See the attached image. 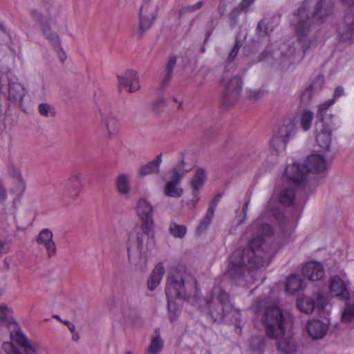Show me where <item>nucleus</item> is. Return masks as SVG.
Here are the masks:
<instances>
[{
  "mask_svg": "<svg viewBox=\"0 0 354 354\" xmlns=\"http://www.w3.org/2000/svg\"><path fill=\"white\" fill-rule=\"evenodd\" d=\"M270 216L276 219L284 235L292 232L296 226L295 218L286 216L277 207L269 202L265 212L250 225L254 234L248 246L236 250L230 255L226 271L230 278L241 279L246 270H257L269 264L274 251L266 250V239L273 235L274 229L270 225L262 223V220Z\"/></svg>",
  "mask_w": 354,
  "mask_h": 354,
  "instance_id": "nucleus-1",
  "label": "nucleus"
},
{
  "mask_svg": "<svg viewBox=\"0 0 354 354\" xmlns=\"http://www.w3.org/2000/svg\"><path fill=\"white\" fill-rule=\"evenodd\" d=\"M333 9V3L331 0H306L297 9V19L295 28L299 37V41L301 44V50H297L295 48L290 47L284 53L290 62L301 60L306 50L311 46H315V44L311 41L309 46H306V38L310 32L311 25L314 21H321L329 15Z\"/></svg>",
  "mask_w": 354,
  "mask_h": 354,
  "instance_id": "nucleus-2",
  "label": "nucleus"
},
{
  "mask_svg": "<svg viewBox=\"0 0 354 354\" xmlns=\"http://www.w3.org/2000/svg\"><path fill=\"white\" fill-rule=\"evenodd\" d=\"M196 284L197 281L188 272L173 268L167 277L165 287L166 296L178 297V299L189 301Z\"/></svg>",
  "mask_w": 354,
  "mask_h": 354,
  "instance_id": "nucleus-3",
  "label": "nucleus"
},
{
  "mask_svg": "<svg viewBox=\"0 0 354 354\" xmlns=\"http://www.w3.org/2000/svg\"><path fill=\"white\" fill-rule=\"evenodd\" d=\"M285 174L287 181L282 185L278 194L279 202L284 206L294 204L296 189L305 185V171L293 163L286 167Z\"/></svg>",
  "mask_w": 354,
  "mask_h": 354,
  "instance_id": "nucleus-4",
  "label": "nucleus"
},
{
  "mask_svg": "<svg viewBox=\"0 0 354 354\" xmlns=\"http://www.w3.org/2000/svg\"><path fill=\"white\" fill-rule=\"evenodd\" d=\"M25 94L24 86L10 71L0 73V113L10 103L21 102Z\"/></svg>",
  "mask_w": 354,
  "mask_h": 354,
  "instance_id": "nucleus-5",
  "label": "nucleus"
},
{
  "mask_svg": "<svg viewBox=\"0 0 354 354\" xmlns=\"http://www.w3.org/2000/svg\"><path fill=\"white\" fill-rule=\"evenodd\" d=\"M261 322L266 336L270 339H276L286 333L288 320L280 308L269 306L265 310Z\"/></svg>",
  "mask_w": 354,
  "mask_h": 354,
  "instance_id": "nucleus-6",
  "label": "nucleus"
},
{
  "mask_svg": "<svg viewBox=\"0 0 354 354\" xmlns=\"http://www.w3.org/2000/svg\"><path fill=\"white\" fill-rule=\"evenodd\" d=\"M209 315L214 322H221L232 311L233 307L228 294L220 288H214L213 295L206 299Z\"/></svg>",
  "mask_w": 354,
  "mask_h": 354,
  "instance_id": "nucleus-7",
  "label": "nucleus"
},
{
  "mask_svg": "<svg viewBox=\"0 0 354 354\" xmlns=\"http://www.w3.org/2000/svg\"><path fill=\"white\" fill-rule=\"evenodd\" d=\"M147 239V249H153L156 246V241L153 235L146 234L143 233H139L135 232V241L136 243V247L133 248L128 246V257L129 262L140 268H142L146 262V254L147 251L144 250L142 246V241L143 239Z\"/></svg>",
  "mask_w": 354,
  "mask_h": 354,
  "instance_id": "nucleus-8",
  "label": "nucleus"
},
{
  "mask_svg": "<svg viewBox=\"0 0 354 354\" xmlns=\"http://www.w3.org/2000/svg\"><path fill=\"white\" fill-rule=\"evenodd\" d=\"M136 212L141 223L135 232L154 236V209L151 203L147 198H140L137 202Z\"/></svg>",
  "mask_w": 354,
  "mask_h": 354,
  "instance_id": "nucleus-9",
  "label": "nucleus"
},
{
  "mask_svg": "<svg viewBox=\"0 0 354 354\" xmlns=\"http://www.w3.org/2000/svg\"><path fill=\"white\" fill-rule=\"evenodd\" d=\"M158 15V8L156 6L144 3L140 10L139 25L133 31V36L137 39H141L145 32L150 29L156 20Z\"/></svg>",
  "mask_w": 354,
  "mask_h": 354,
  "instance_id": "nucleus-10",
  "label": "nucleus"
},
{
  "mask_svg": "<svg viewBox=\"0 0 354 354\" xmlns=\"http://www.w3.org/2000/svg\"><path fill=\"white\" fill-rule=\"evenodd\" d=\"M185 165L183 158L181 162L172 169V176L165 186L164 194L165 196L171 198H179L182 196L183 189L178 185L183 176L190 169L184 168Z\"/></svg>",
  "mask_w": 354,
  "mask_h": 354,
  "instance_id": "nucleus-11",
  "label": "nucleus"
},
{
  "mask_svg": "<svg viewBox=\"0 0 354 354\" xmlns=\"http://www.w3.org/2000/svg\"><path fill=\"white\" fill-rule=\"evenodd\" d=\"M295 131L296 124L293 120L284 121L270 141L272 147L277 153L284 151L289 138L295 135Z\"/></svg>",
  "mask_w": 354,
  "mask_h": 354,
  "instance_id": "nucleus-12",
  "label": "nucleus"
},
{
  "mask_svg": "<svg viewBox=\"0 0 354 354\" xmlns=\"http://www.w3.org/2000/svg\"><path fill=\"white\" fill-rule=\"evenodd\" d=\"M10 331V339L24 349L26 354H35L37 344L31 343L22 333L18 323L12 318L4 326Z\"/></svg>",
  "mask_w": 354,
  "mask_h": 354,
  "instance_id": "nucleus-13",
  "label": "nucleus"
},
{
  "mask_svg": "<svg viewBox=\"0 0 354 354\" xmlns=\"http://www.w3.org/2000/svg\"><path fill=\"white\" fill-rule=\"evenodd\" d=\"M242 85V79L239 75L232 77L227 82L222 97V102L225 106H230L240 99Z\"/></svg>",
  "mask_w": 354,
  "mask_h": 354,
  "instance_id": "nucleus-14",
  "label": "nucleus"
},
{
  "mask_svg": "<svg viewBox=\"0 0 354 354\" xmlns=\"http://www.w3.org/2000/svg\"><path fill=\"white\" fill-rule=\"evenodd\" d=\"M326 304V297L320 292H315L312 297L301 298L297 306L303 313L310 314L314 310H322Z\"/></svg>",
  "mask_w": 354,
  "mask_h": 354,
  "instance_id": "nucleus-15",
  "label": "nucleus"
},
{
  "mask_svg": "<svg viewBox=\"0 0 354 354\" xmlns=\"http://www.w3.org/2000/svg\"><path fill=\"white\" fill-rule=\"evenodd\" d=\"M57 8L53 5L46 3L41 5L38 9L30 10L32 18L39 24L41 30L50 25V21L57 15Z\"/></svg>",
  "mask_w": 354,
  "mask_h": 354,
  "instance_id": "nucleus-16",
  "label": "nucleus"
},
{
  "mask_svg": "<svg viewBox=\"0 0 354 354\" xmlns=\"http://www.w3.org/2000/svg\"><path fill=\"white\" fill-rule=\"evenodd\" d=\"M341 1L349 7L344 19V25L346 30L341 28L339 30L342 40L343 41H348L354 35V0H341Z\"/></svg>",
  "mask_w": 354,
  "mask_h": 354,
  "instance_id": "nucleus-17",
  "label": "nucleus"
},
{
  "mask_svg": "<svg viewBox=\"0 0 354 354\" xmlns=\"http://www.w3.org/2000/svg\"><path fill=\"white\" fill-rule=\"evenodd\" d=\"M299 165V164H297ZM305 171V182L308 172L319 174L327 168V162L325 158L319 154H312L309 156L305 165H299Z\"/></svg>",
  "mask_w": 354,
  "mask_h": 354,
  "instance_id": "nucleus-18",
  "label": "nucleus"
},
{
  "mask_svg": "<svg viewBox=\"0 0 354 354\" xmlns=\"http://www.w3.org/2000/svg\"><path fill=\"white\" fill-rule=\"evenodd\" d=\"M118 80L120 93L123 90H126L129 93H133L140 88L139 78L134 71H127L123 75L118 76Z\"/></svg>",
  "mask_w": 354,
  "mask_h": 354,
  "instance_id": "nucleus-19",
  "label": "nucleus"
},
{
  "mask_svg": "<svg viewBox=\"0 0 354 354\" xmlns=\"http://www.w3.org/2000/svg\"><path fill=\"white\" fill-rule=\"evenodd\" d=\"M316 142L324 150L329 151L331 142L332 129L330 124L326 122L316 124Z\"/></svg>",
  "mask_w": 354,
  "mask_h": 354,
  "instance_id": "nucleus-20",
  "label": "nucleus"
},
{
  "mask_svg": "<svg viewBox=\"0 0 354 354\" xmlns=\"http://www.w3.org/2000/svg\"><path fill=\"white\" fill-rule=\"evenodd\" d=\"M82 187V174L80 173H74L64 182V191L70 198L75 199Z\"/></svg>",
  "mask_w": 354,
  "mask_h": 354,
  "instance_id": "nucleus-21",
  "label": "nucleus"
},
{
  "mask_svg": "<svg viewBox=\"0 0 354 354\" xmlns=\"http://www.w3.org/2000/svg\"><path fill=\"white\" fill-rule=\"evenodd\" d=\"M207 179L205 171L203 169H198L190 180V185L193 189V197L195 201L193 203H189L191 208H194L199 201L198 190L203 186Z\"/></svg>",
  "mask_w": 354,
  "mask_h": 354,
  "instance_id": "nucleus-22",
  "label": "nucleus"
},
{
  "mask_svg": "<svg viewBox=\"0 0 354 354\" xmlns=\"http://www.w3.org/2000/svg\"><path fill=\"white\" fill-rule=\"evenodd\" d=\"M53 239V232L47 228L43 229L35 239L37 243L44 245L49 257L56 253V245Z\"/></svg>",
  "mask_w": 354,
  "mask_h": 354,
  "instance_id": "nucleus-23",
  "label": "nucleus"
},
{
  "mask_svg": "<svg viewBox=\"0 0 354 354\" xmlns=\"http://www.w3.org/2000/svg\"><path fill=\"white\" fill-rule=\"evenodd\" d=\"M276 340L277 350L283 354H295L298 348V345L295 339L291 335H286V333Z\"/></svg>",
  "mask_w": 354,
  "mask_h": 354,
  "instance_id": "nucleus-24",
  "label": "nucleus"
},
{
  "mask_svg": "<svg viewBox=\"0 0 354 354\" xmlns=\"http://www.w3.org/2000/svg\"><path fill=\"white\" fill-rule=\"evenodd\" d=\"M302 274L310 281H318L324 277V269L321 263L310 261L304 266Z\"/></svg>",
  "mask_w": 354,
  "mask_h": 354,
  "instance_id": "nucleus-25",
  "label": "nucleus"
},
{
  "mask_svg": "<svg viewBox=\"0 0 354 354\" xmlns=\"http://www.w3.org/2000/svg\"><path fill=\"white\" fill-rule=\"evenodd\" d=\"M330 293L333 297L340 299H348L349 292L344 281L339 277H333L330 279Z\"/></svg>",
  "mask_w": 354,
  "mask_h": 354,
  "instance_id": "nucleus-26",
  "label": "nucleus"
},
{
  "mask_svg": "<svg viewBox=\"0 0 354 354\" xmlns=\"http://www.w3.org/2000/svg\"><path fill=\"white\" fill-rule=\"evenodd\" d=\"M308 335L313 339L323 338L328 329V325L319 319H312L306 324Z\"/></svg>",
  "mask_w": 354,
  "mask_h": 354,
  "instance_id": "nucleus-27",
  "label": "nucleus"
},
{
  "mask_svg": "<svg viewBox=\"0 0 354 354\" xmlns=\"http://www.w3.org/2000/svg\"><path fill=\"white\" fill-rule=\"evenodd\" d=\"M103 124L105 132L109 138L115 137L120 129L119 120L112 113L103 115Z\"/></svg>",
  "mask_w": 354,
  "mask_h": 354,
  "instance_id": "nucleus-28",
  "label": "nucleus"
},
{
  "mask_svg": "<svg viewBox=\"0 0 354 354\" xmlns=\"http://www.w3.org/2000/svg\"><path fill=\"white\" fill-rule=\"evenodd\" d=\"M165 274V268L162 263H158L152 270L148 281L147 288L149 290H154L160 284Z\"/></svg>",
  "mask_w": 354,
  "mask_h": 354,
  "instance_id": "nucleus-29",
  "label": "nucleus"
},
{
  "mask_svg": "<svg viewBox=\"0 0 354 354\" xmlns=\"http://www.w3.org/2000/svg\"><path fill=\"white\" fill-rule=\"evenodd\" d=\"M162 162V154H158L153 160L142 165L139 169V174L145 176L149 174H156L159 171L160 165Z\"/></svg>",
  "mask_w": 354,
  "mask_h": 354,
  "instance_id": "nucleus-30",
  "label": "nucleus"
},
{
  "mask_svg": "<svg viewBox=\"0 0 354 354\" xmlns=\"http://www.w3.org/2000/svg\"><path fill=\"white\" fill-rule=\"evenodd\" d=\"M153 333L154 336L151 338L147 351L149 354H159L163 348L164 342L160 337L159 328H156Z\"/></svg>",
  "mask_w": 354,
  "mask_h": 354,
  "instance_id": "nucleus-31",
  "label": "nucleus"
},
{
  "mask_svg": "<svg viewBox=\"0 0 354 354\" xmlns=\"http://www.w3.org/2000/svg\"><path fill=\"white\" fill-rule=\"evenodd\" d=\"M266 340L260 336L251 337L248 340L250 349L254 353L263 354L265 351Z\"/></svg>",
  "mask_w": 354,
  "mask_h": 354,
  "instance_id": "nucleus-32",
  "label": "nucleus"
},
{
  "mask_svg": "<svg viewBox=\"0 0 354 354\" xmlns=\"http://www.w3.org/2000/svg\"><path fill=\"white\" fill-rule=\"evenodd\" d=\"M117 191L122 195H127L130 192L129 176L126 174L118 175L115 179Z\"/></svg>",
  "mask_w": 354,
  "mask_h": 354,
  "instance_id": "nucleus-33",
  "label": "nucleus"
},
{
  "mask_svg": "<svg viewBox=\"0 0 354 354\" xmlns=\"http://www.w3.org/2000/svg\"><path fill=\"white\" fill-rule=\"evenodd\" d=\"M10 172L16 180L17 186L15 189L16 194L18 196L22 195L26 189V183L25 180L23 178L21 172L15 167H11L10 168Z\"/></svg>",
  "mask_w": 354,
  "mask_h": 354,
  "instance_id": "nucleus-34",
  "label": "nucleus"
},
{
  "mask_svg": "<svg viewBox=\"0 0 354 354\" xmlns=\"http://www.w3.org/2000/svg\"><path fill=\"white\" fill-rule=\"evenodd\" d=\"M342 322L344 324L354 323V301L348 300L342 312Z\"/></svg>",
  "mask_w": 354,
  "mask_h": 354,
  "instance_id": "nucleus-35",
  "label": "nucleus"
},
{
  "mask_svg": "<svg viewBox=\"0 0 354 354\" xmlns=\"http://www.w3.org/2000/svg\"><path fill=\"white\" fill-rule=\"evenodd\" d=\"M302 281L297 274H292L287 278L286 283V290L290 294H294L301 288Z\"/></svg>",
  "mask_w": 354,
  "mask_h": 354,
  "instance_id": "nucleus-36",
  "label": "nucleus"
},
{
  "mask_svg": "<svg viewBox=\"0 0 354 354\" xmlns=\"http://www.w3.org/2000/svg\"><path fill=\"white\" fill-rule=\"evenodd\" d=\"M274 26L272 25V19L265 17L259 21L257 26V34L259 37H264L272 31Z\"/></svg>",
  "mask_w": 354,
  "mask_h": 354,
  "instance_id": "nucleus-37",
  "label": "nucleus"
},
{
  "mask_svg": "<svg viewBox=\"0 0 354 354\" xmlns=\"http://www.w3.org/2000/svg\"><path fill=\"white\" fill-rule=\"evenodd\" d=\"M177 58L176 56H172L169 58L165 68V75L162 80V82L160 84L161 89H164L170 82L174 68L176 64Z\"/></svg>",
  "mask_w": 354,
  "mask_h": 354,
  "instance_id": "nucleus-38",
  "label": "nucleus"
},
{
  "mask_svg": "<svg viewBox=\"0 0 354 354\" xmlns=\"http://www.w3.org/2000/svg\"><path fill=\"white\" fill-rule=\"evenodd\" d=\"M319 82L320 86L323 84V79L319 78L316 82H313L309 85L301 94L300 100L303 105H307L311 100L313 95V92L315 88V85Z\"/></svg>",
  "mask_w": 354,
  "mask_h": 354,
  "instance_id": "nucleus-39",
  "label": "nucleus"
},
{
  "mask_svg": "<svg viewBox=\"0 0 354 354\" xmlns=\"http://www.w3.org/2000/svg\"><path fill=\"white\" fill-rule=\"evenodd\" d=\"M41 30L46 38L49 41L54 48L59 47V46L61 45L60 39L58 35L56 32L51 31L50 25L46 28H43Z\"/></svg>",
  "mask_w": 354,
  "mask_h": 354,
  "instance_id": "nucleus-40",
  "label": "nucleus"
},
{
  "mask_svg": "<svg viewBox=\"0 0 354 354\" xmlns=\"http://www.w3.org/2000/svg\"><path fill=\"white\" fill-rule=\"evenodd\" d=\"M167 298V308L169 313V319L171 322H174L180 314V309L176 304L175 299L178 297H170Z\"/></svg>",
  "mask_w": 354,
  "mask_h": 354,
  "instance_id": "nucleus-41",
  "label": "nucleus"
},
{
  "mask_svg": "<svg viewBox=\"0 0 354 354\" xmlns=\"http://www.w3.org/2000/svg\"><path fill=\"white\" fill-rule=\"evenodd\" d=\"M214 213L211 211H207L205 216L200 222L198 226L196 229V232L198 234H202L211 224L212 218L214 217Z\"/></svg>",
  "mask_w": 354,
  "mask_h": 354,
  "instance_id": "nucleus-42",
  "label": "nucleus"
},
{
  "mask_svg": "<svg viewBox=\"0 0 354 354\" xmlns=\"http://www.w3.org/2000/svg\"><path fill=\"white\" fill-rule=\"evenodd\" d=\"M313 119V113L309 110L304 111L301 116V126L304 131L310 129Z\"/></svg>",
  "mask_w": 354,
  "mask_h": 354,
  "instance_id": "nucleus-43",
  "label": "nucleus"
},
{
  "mask_svg": "<svg viewBox=\"0 0 354 354\" xmlns=\"http://www.w3.org/2000/svg\"><path fill=\"white\" fill-rule=\"evenodd\" d=\"M242 12H246L238 5L228 15L230 26L233 28L238 24V19Z\"/></svg>",
  "mask_w": 354,
  "mask_h": 354,
  "instance_id": "nucleus-44",
  "label": "nucleus"
},
{
  "mask_svg": "<svg viewBox=\"0 0 354 354\" xmlns=\"http://www.w3.org/2000/svg\"><path fill=\"white\" fill-rule=\"evenodd\" d=\"M169 230L174 236L179 239L184 237L187 232V228L185 225H178L176 223H171Z\"/></svg>",
  "mask_w": 354,
  "mask_h": 354,
  "instance_id": "nucleus-45",
  "label": "nucleus"
},
{
  "mask_svg": "<svg viewBox=\"0 0 354 354\" xmlns=\"http://www.w3.org/2000/svg\"><path fill=\"white\" fill-rule=\"evenodd\" d=\"M38 111L45 118L54 117L56 115L55 108L48 103H41L38 106Z\"/></svg>",
  "mask_w": 354,
  "mask_h": 354,
  "instance_id": "nucleus-46",
  "label": "nucleus"
},
{
  "mask_svg": "<svg viewBox=\"0 0 354 354\" xmlns=\"http://www.w3.org/2000/svg\"><path fill=\"white\" fill-rule=\"evenodd\" d=\"M12 319L8 315V308L6 305H0V328H3L6 324Z\"/></svg>",
  "mask_w": 354,
  "mask_h": 354,
  "instance_id": "nucleus-47",
  "label": "nucleus"
},
{
  "mask_svg": "<svg viewBox=\"0 0 354 354\" xmlns=\"http://www.w3.org/2000/svg\"><path fill=\"white\" fill-rule=\"evenodd\" d=\"M167 105V100L164 97H160L152 102L151 109L153 111L156 113H160V111H162V109L165 107Z\"/></svg>",
  "mask_w": 354,
  "mask_h": 354,
  "instance_id": "nucleus-48",
  "label": "nucleus"
},
{
  "mask_svg": "<svg viewBox=\"0 0 354 354\" xmlns=\"http://www.w3.org/2000/svg\"><path fill=\"white\" fill-rule=\"evenodd\" d=\"M121 313L125 319H132L136 316V310L133 307L124 305L121 307Z\"/></svg>",
  "mask_w": 354,
  "mask_h": 354,
  "instance_id": "nucleus-49",
  "label": "nucleus"
},
{
  "mask_svg": "<svg viewBox=\"0 0 354 354\" xmlns=\"http://www.w3.org/2000/svg\"><path fill=\"white\" fill-rule=\"evenodd\" d=\"M335 102V100H330L324 103H322L319 106V110L317 112V117L319 118L320 122H324V113L327 111V109Z\"/></svg>",
  "mask_w": 354,
  "mask_h": 354,
  "instance_id": "nucleus-50",
  "label": "nucleus"
},
{
  "mask_svg": "<svg viewBox=\"0 0 354 354\" xmlns=\"http://www.w3.org/2000/svg\"><path fill=\"white\" fill-rule=\"evenodd\" d=\"M235 0H221L218 6V11L220 15L223 16L227 10V8L232 6Z\"/></svg>",
  "mask_w": 354,
  "mask_h": 354,
  "instance_id": "nucleus-51",
  "label": "nucleus"
},
{
  "mask_svg": "<svg viewBox=\"0 0 354 354\" xmlns=\"http://www.w3.org/2000/svg\"><path fill=\"white\" fill-rule=\"evenodd\" d=\"M241 46H242V42L241 41L236 39L235 44L233 46V48H232V50L227 57V61L229 63L232 62L234 60V59L236 58V57L238 55V53H239V49L241 47Z\"/></svg>",
  "mask_w": 354,
  "mask_h": 354,
  "instance_id": "nucleus-52",
  "label": "nucleus"
},
{
  "mask_svg": "<svg viewBox=\"0 0 354 354\" xmlns=\"http://www.w3.org/2000/svg\"><path fill=\"white\" fill-rule=\"evenodd\" d=\"M266 92L259 88L257 90H247L248 97L252 100H257L265 95Z\"/></svg>",
  "mask_w": 354,
  "mask_h": 354,
  "instance_id": "nucleus-53",
  "label": "nucleus"
},
{
  "mask_svg": "<svg viewBox=\"0 0 354 354\" xmlns=\"http://www.w3.org/2000/svg\"><path fill=\"white\" fill-rule=\"evenodd\" d=\"M2 348L6 354H22L18 348L8 342H4Z\"/></svg>",
  "mask_w": 354,
  "mask_h": 354,
  "instance_id": "nucleus-54",
  "label": "nucleus"
},
{
  "mask_svg": "<svg viewBox=\"0 0 354 354\" xmlns=\"http://www.w3.org/2000/svg\"><path fill=\"white\" fill-rule=\"evenodd\" d=\"M223 196V193H218L217 194L215 197L210 201L209 205V208L207 211H211L212 213H214L216 207L219 203L221 198Z\"/></svg>",
  "mask_w": 354,
  "mask_h": 354,
  "instance_id": "nucleus-55",
  "label": "nucleus"
},
{
  "mask_svg": "<svg viewBox=\"0 0 354 354\" xmlns=\"http://www.w3.org/2000/svg\"><path fill=\"white\" fill-rule=\"evenodd\" d=\"M55 50L57 52V55L59 57V61L62 63H64L67 58L66 53L64 51L63 48H62L61 45L59 46V47H56L54 48Z\"/></svg>",
  "mask_w": 354,
  "mask_h": 354,
  "instance_id": "nucleus-56",
  "label": "nucleus"
},
{
  "mask_svg": "<svg viewBox=\"0 0 354 354\" xmlns=\"http://www.w3.org/2000/svg\"><path fill=\"white\" fill-rule=\"evenodd\" d=\"M255 0H242L239 6L243 10L248 12L250 6L254 2Z\"/></svg>",
  "mask_w": 354,
  "mask_h": 354,
  "instance_id": "nucleus-57",
  "label": "nucleus"
},
{
  "mask_svg": "<svg viewBox=\"0 0 354 354\" xmlns=\"http://www.w3.org/2000/svg\"><path fill=\"white\" fill-rule=\"evenodd\" d=\"M7 198V192L2 183L0 181V201H4Z\"/></svg>",
  "mask_w": 354,
  "mask_h": 354,
  "instance_id": "nucleus-58",
  "label": "nucleus"
},
{
  "mask_svg": "<svg viewBox=\"0 0 354 354\" xmlns=\"http://www.w3.org/2000/svg\"><path fill=\"white\" fill-rule=\"evenodd\" d=\"M344 90L342 86L337 87L335 90L333 100H335L337 98L342 96L344 95Z\"/></svg>",
  "mask_w": 354,
  "mask_h": 354,
  "instance_id": "nucleus-59",
  "label": "nucleus"
},
{
  "mask_svg": "<svg viewBox=\"0 0 354 354\" xmlns=\"http://www.w3.org/2000/svg\"><path fill=\"white\" fill-rule=\"evenodd\" d=\"M62 323L68 326L69 330L73 333L75 330V326L73 324L71 323L68 320L63 321Z\"/></svg>",
  "mask_w": 354,
  "mask_h": 354,
  "instance_id": "nucleus-60",
  "label": "nucleus"
},
{
  "mask_svg": "<svg viewBox=\"0 0 354 354\" xmlns=\"http://www.w3.org/2000/svg\"><path fill=\"white\" fill-rule=\"evenodd\" d=\"M8 249V244L6 242L0 241V254L7 252Z\"/></svg>",
  "mask_w": 354,
  "mask_h": 354,
  "instance_id": "nucleus-61",
  "label": "nucleus"
},
{
  "mask_svg": "<svg viewBox=\"0 0 354 354\" xmlns=\"http://www.w3.org/2000/svg\"><path fill=\"white\" fill-rule=\"evenodd\" d=\"M201 6H202V2H198L196 4L189 7L188 10L190 11H194V10L200 9L201 8Z\"/></svg>",
  "mask_w": 354,
  "mask_h": 354,
  "instance_id": "nucleus-62",
  "label": "nucleus"
},
{
  "mask_svg": "<svg viewBox=\"0 0 354 354\" xmlns=\"http://www.w3.org/2000/svg\"><path fill=\"white\" fill-rule=\"evenodd\" d=\"M214 28V27H212L210 30L207 31L206 35H205V40H204V44H206L208 41L209 37L212 35Z\"/></svg>",
  "mask_w": 354,
  "mask_h": 354,
  "instance_id": "nucleus-63",
  "label": "nucleus"
},
{
  "mask_svg": "<svg viewBox=\"0 0 354 354\" xmlns=\"http://www.w3.org/2000/svg\"><path fill=\"white\" fill-rule=\"evenodd\" d=\"M249 201H247L243 207V220L246 218V214L248 209Z\"/></svg>",
  "mask_w": 354,
  "mask_h": 354,
  "instance_id": "nucleus-64",
  "label": "nucleus"
}]
</instances>
